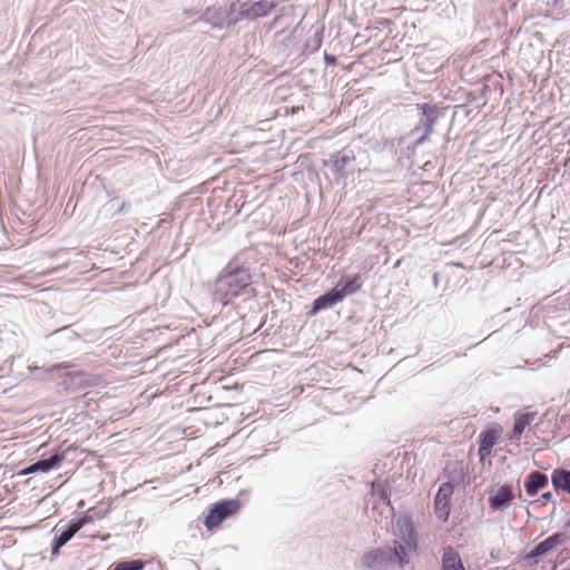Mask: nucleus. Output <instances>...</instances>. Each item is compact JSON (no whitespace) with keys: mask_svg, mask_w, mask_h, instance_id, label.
Instances as JSON below:
<instances>
[{"mask_svg":"<svg viewBox=\"0 0 570 570\" xmlns=\"http://www.w3.org/2000/svg\"><path fill=\"white\" fill-rule=\"evenodd\" d=\"M537 412H515L513 414V430L509 436L510 441L519 440L527 426L535 419Z\"/></svg>","mask_w":570,"mask_h":570,"instance_id":"17","label":"nucleus"},{"mask_svg":"<svg viewBox=\"0 0 570 570\" xmlns=\"http://www.w3.org/2000/svg\"><path fill=\"white\" fill-rule=\"evenodd\" d=\"M336 61H337V59H336V57H335V56L330 55V53H327V52H325V53H324V62H325L326 65H328V66H334V65H336Z\"/></svg>","mask_w":570,"mask_h":570,"instance_id":"34","label":"nucleus"},{"mask_svg":"<svg viewBox=\"0 0 570 570\" xmlns=\"http://www.w3.org/2000/svg\"><path fill=\"white\" fill-rule=\"evenodd\" d=\"M94 523V518L89 515V511L80 512L70 519L66 524L57 530L50 543L51 560L60 554V550L65 547L76 533H78L86 524Z\"/></svg>","mask_w":570,"mask_h":570,"instance_id":"6","label":"nucleus"},{"mask_svg":"<svg viewBox=\"0 0 570 570\" xmlns=\"http://www.w3.org/2000/svg\"><path fill=\"white\" fill-rule=\"evenodd\" d=\"M360 274L354 275L352 278L341 279L334 287L338 293L347 295L354 294L361 288Z\"/></svg>","mask_w":570,"mask_h":570,"instance_id":"23","label":"nucleus"},{"mask_svg":"<svg viewBox=\"0 0 570 570\" xmlns=\"http://www.w3.org/2000/svg\"><path fill=\"white\" fill-rule=\"evenodd\" d=\"M514 498L513 485L511 483H504L495 494L489 497V508L492 511H504L511 505Z\"/></svg>","mask_w":570,"mask_h":570,"instance_id":"12","label":"nucleus"},{"mask_svg":"<svg viewBox=\"0 0 570 570\" xmlns=\"http://www.w3.org/2000/svg\"><path fill=\"white\" fill-rule=\"evenodd\" d=\"M65 376L69 379L70 383L79 387H87L96 385V377L83 371H67Z\"/></svg>","mask_w":570,"mask_h":570,"instance_id":"22","label":"nucleus"},{"mask_svg":"<svg viewBox=\"0 0 570 570\" xmlns=\"http://www.w3.org/2000/svg\"><path fill=\"white\" fill-rule=\"evenodd\" d=\"M254 293L248 267L229 263L215 282L214 298L223 306L234 297H250Z\"/></svg>","mask_w":570,"mask_h":570,"instance_id":"1","label":"nucleus"},{"mask_svg":"<svg viewBox=\"0 0 570 570\" xmlns=\"http://www.w3.org/2000/svg\"><path fill=\"white\" fill-rule=\"evenodd\" d=\"M551 483L556 491L570 494V470L558 468L551 474Z\"/></svg>","mask_w":570,"mask_h":570,"instance_id":"20","label":"nucleus"},{"mask_svg":"<svg viewBox=\"0 0 570 570\" xmlns=\"http://www.w3.org/2000/svg\"><path fill=\"white\" fill-rule=\"evenodd\" d=\"M442 570H465L460 554L451 547L444 549Z\"/></svg>","mask_w":570,"mask_h":570,"instance_id":"21","label":"nucleus"},{"mask_svg":"<svg viewBox=\"0 0 570 570\" xmlns=\"http://www.w3.org/2000/svg\"><path fill=\"white\" fill-rule=\"evenodd\" d=\"M126 207V203H122L121 206L118 208V212H124Z\"/></svg>","mask_w":570,"mask_h":570,"instance_id":"37","label":"nucleus"},{"mask_svg":"<svg viewBox=\"0 0 570 570\" xmlns=\"http://www.w3.org/2000/svg\"><path fill=\"white\" fill-rule=\"evenodd\" d=\"M155 337L160 345L153 351L160 353L167 348H177L178 356H187L198 351L199 336L195 328L170 330L167 325H156L155 327H145V342Z\"/></svg>","mask_w":570,"mask_h":570,"instance_id":"2","label":"nucleus"},{"mask_svg":"<svg viewBox=\"0 0 570 570\" xmlns=\"http://www.w3.org/2000/svg\"><path fill=\"white\" fill-rule=\"evenodd\" d=\"M553 498L551 492H544L540 499L538 500L541 504H546L547 502L551 501Z\"/></svg>","mask_w":570,"mask_h":570,"instance_id":"35","label":"nucleus"},{"mask_svg":"<svg viewBox=\"0 0 570 570\" xmlns=\"http://www.w3.org/2000/svg\"><path fill=\"white\" fill-rule=\"evenodd\" d=\"M502 428L500 425L491 426L483 430L479 434V455L480 460L483 461L488 455L491 454L493 446L498 442Z\"/></svg>","mask_w":570,"mask_h":570,"instance_id":"13","label":"nucleus"},{"mask_svg":"<svg viewBox=\"0 0 570 570\" xmlns=\"http://www.w3.org/2000/svg\"><path fill=\"white\" fill-rule=\"evenodd\" d=\"M107 570H142V559L121 558L114 561Z\"/></svg>","mask_w":570,"mask_h":570,"instance_id":"24","label":"nucleus"},{"mask_svg":"<svg viewBox=\"0 0 570 570\" xmlns=\"http://www.w3.org/2000/svg\"><path fill=\"white\" fill-rule=\"evenodd\" d=\"M550 551L544 541L537 543L529 552L517 557V564L522 567L532 568L539 563V559Z\"/></svg>","mask_w":570,"mask_h":570,"instance_id":"16","label":"nucleus"},{"mask_svg":"<svg viewBox=\"0 0 570 570\" xmlns=\"http://www.w3.org/2000/svg\"><path fill=\"white\" fill-rule=\"evenodd\" d=\"M46 345L51 352L70 356L82 351L80 333L75 325H66L52 331L46 336Z\"/></svg>","mask_w":570,"mask_h":570,"instance_id":"4","label":"nucleus"},{"mask_svg":"<svg viewBox=\"0 0 570 570\" xmlns=\"http://www.w3.org/2000/svg\"><path fill=\"white\" fill-rule=\"evenodd\" d=\"M163 292L161 294H157L155 297V303L153 305L145 306V320L146 318H153L154 321L157 320L159 315H163V313H159V309H163L165 307V304L168 298V286L163 284Z\"/></svg>","mask_w":570,"mask_h":570,"instance_id":"19","label":"nucleus"},{"mask_svg":"<svg viewBox=\"0 0 570 570\" xmlns=\"http://www.w3.org/2000/svg\"><path fill=\"white\" fill-rule=\"evenodd\" d=\"M546 546L548 547L549 551H552L554 548H557L556 539L553 535H549L547 539L543 540Z\"/></svg>","mask_w":570,"mask_h":570,"instance_id":"33","label":"nucleus"},{"mask_svg":"<svg viewBox=\"0 0 570 570\" xmlns=\"http://www.w3.org/2000/svg\"><path fill=\"white\" fill-rule=\"evenodd\" d=\"M234 2H237L236 18L238 23L243 21L253 22L266 18L276 8L274 0H235Z\"/></svg>","mask_w":570,"mask_h":570,"instance_id":"7","label":"nucleus"},{"mask_svg":"<svg viewBox=\"0 0 570 570\" xmlns=\"http://www.w3.org/2000/svg\"><path fill=\"white\" fill-rule=\"evenodd\" d=\"M434 510L438 519L446 521L451 512L450 502L434 499Z\"/></svg>","mask_w":570,"mask_h":570,"instance_id":"25","label":"nucleus"},{"mask_svg":"<svg viewBox=\"0 0 570 570\" xmlns=\"http://www.w3.org/2000/svg\"><path fill=\"white\" fill-rule=\"evenodd\" d=\"M548 475L539 471H531L524 480V490L529 497L535 495L548 485Z\"/></svg>","mask_w":570,"mask_h":570,"instance_id":"18","label":"nucleus"},{"mask_svg":"<svg viewBox=\"0 0 570 570\" xmlns=\"http://www.w3.org/2000/svg\"><path fill=\"white\" fill-rule=\"evenodd\" d=\"M145 570H164V568L159 560L150 558L148 560H145Z\"/></svg>","mask_w":570,"mask_h":570,"instance_id":"31","label":"nucleus"},{"mask_svg":"<svg viewBox=\"0 0 570 570\" xmlns=\"http://www.w3.org/2000/svg\"><path fill=\"white\" fill-rule=\"evenodd\" d=\"M380 495H381V499H382L384 502H385V501H389V495H387V493H386V491H385V490H382V492L380 493Z\"/></svg>","mask_w":570,"mask_h":570,"instance_id":"36","label":"nucleus"},{"mask_svg":"<svg viewBox=\"0 0 570 570\" xmlns=\"http://www.w3.org/2000/svg\"><path fill=\"white\" fill-rule=\"evenodd\" d=\"M416 108L420 119L417 125L410 132V136L413 138L414 147H419L429 140L435 124L444 115L443 109L435 104H417Z\"/></svg>","mask_w":570,"mask_h":570,"instance_id":"5","label":"nucleus"},{"mask_svg":"<svg viewBox=\"0 0 570 570\" xmlns=\"http://www.w3.org/2000/svg\"><path fill=\"white\" fill-rule=\"evenodd\" d=\"M148 344V347H150V350L148 351V353L150 354V356L148 357H145V368L149 366V362H150V358L156 356L158 353H156L155 351H153L155 347L159 346L160 343L159 342H156L155 341V337L151 338L149 342H146ZM144 350H147V346H144Z\"/></svg>","mask_w":570,"mask_h":570,"instance_id":"29","label":"nucleus"},{"mask_svg":"<svg viewBox=\"0 0 570 570\" xmlns=\"http://www.w3.org/2000/svg\"><path fill=\"white\" fill-rule=\"evenodd\" d=\"M397 530L400 539L403 543H401L405 550L415 551L417 548L416 533L412 522L407 519L403 521H397Z\"/></svg>","mask_w":570,"mask_h":570,"instance_id":"15","label":"nucleus"},{"mask_svg":"<svg viewBox=\"0 0 570 570\" xmlns=\"http://www.w3.org/2000/svg\"><path fill=\"white\" fill-rule=\"evenodd\" d=\"M343 299L344 294L338 293V291H336L335 287H333L313 301L309 313L312 315H315L323 309L335 306Z\"/></svg>","mask_w":570,"mask_h":570,"instance_id":"14","label":"nucleus"},{"mask_svg":"<svg viewBox=\"0 0 570 570\" xmlns=\"http://www.w3.org/2000/svg\"><path fill=\"white\" fill-rule=\"evenodd\" d=\"M410 562L409 553L399 541L393 547L374 548L362 556L361 564L364 570H387L391 566L401 568Z\"/></svg>","mask_w":570,"mask_h":570,"instance_id":"3","label":"nucleus"},{"mask_svg":"<svg viewBox=\"0 0 570 570\" xmlns=\"http://www.w3.org/2000/svg\"><path fill=\"white\" fill-rule=\"evenodd\" d=\"M236 7L237 2L234 1L229 6L208 7L202 12L199 20L219 30L234 27L238 23Z\"/></svg>","mask_w":570,"mask_h":570,"instance_id":"8","label":"nucleus"},{"mask_svg":"<svg viewBox=\"0 0 570 570\" xmlns=\"http://www.w3.org/2000/svg\"><path fill=\"white\" fill-rule=\"evenodd\" d=\"M242 507L239 499H224L214 503L205 518L204 524L207 530L217 528L223 521L235 515Z\"/></svg>","mask_w":570,"mask_h":570,"instance_id":"9","label":"nucleus"},{"mask_svg":"<svg viewBox=\"0 0 570 570\" xmlns=\"http://www.w3.org/2000/svg\"><path fill=\"white\" fill-rule=\"evenodd\" d=\"M566 530L567 529H570V519L564 523V527H563Z\"/></svg>","mask_w":570,"mask_h":570,"instance_id":"38","label":"nucleus"},{"mask_svg":"<svg viewBox=\"0 0 570 570\" xmlns=\"http://www.w3.org/2000/svg\"><path fill=\"white\" fill-rule=\"evenodd\" d=\"M101 337V335H98L96 332L92 331H85L83 333H80V338L82 341V350L85 348V345L88 343H94L98 341Z\"/></svg>","mask_w":570,"mask_h":570,"instance_id":"27","label":"nucleus"},{"mask_svg":"<svg viewBox=\"0 0 570 570\" xmlns=\"http://www.w3.org/2000/svg\"><path fill=\"white\" fill-rule=\"evenodd\" d=\"M35 473H40V470L38 468L36 460L31 461L28 465L22 468L18 472V475H29V474H35Z\"/></svg>","mask_w":570,"mask_h":570,"instance_id":"28","label":"nucleus"},{"mask_svg":"<svg viewBox=\"0 0 570 570\" xmlns=\"http://www.w3.org/2000/svg\"><path fill=\"white\" fill-rule=\"evenodd\" d=\"M552 535L558 547L570 543V534H567L564 531L554 532Z\"/></svg>","mask_w":570,"mask_h":570,"instance_id":"30","label":"nucleus"},{"mask_svg":"<svg viewBox=\"0 0 570 570\" xmlns=\"http://www.w3.org/2000/svg\"><path fill=\"white\" fill-rule=\"evenodd\" d=\"M78 450L76 444H70L66 449L56 446L52 450L43 452L37 460L40 473H49L52 470H57L61 466L63 461Z\"/></svg>","mask_w":570,"mask_h":570,"instance_id":"11","label":"nucleus"},{"mask_svg":"<svg viewBox=\"0 0 570 570\" xmlns=\"http://www.w3.org/2000/svg\"><path fill=\"white\" fill-rule=\"evenodd\" d=\"M73 365L71 362H60V363H55L50 366V371L51 372H60V371H67L69 368H71Z\"/></svg>","mask_w":570,"mask_h":570,"instance_id":"32","label":"nucleus"},{"mask_svg":"<svg viewBox=\"0 0 570 570\" xmlns=\"http://www.w3.org/2000/svg\"><path fill=\"white\" fill-rule=\"evenodd\" d=\"M355 156L352 150H342L334 153L323 164L330 167L333 175L338 179H345L348 175L355 170Z\"/></svg>","mask_w":570,"mask_h":570,"instance_id":"10","label":"nucleus"},{"mask_svg":"<svg viewBox=\"0 0 570 570\" xmlns=\"http://www.w3.org/2000/svg\"><path fill=\"white\" fill-rule=\"evenodd\" d=\"M453 492H454V487L452 483H450V482L442 483L439 487L434 499L450 502Z\"/></svg>","mask_w":570,"mask_h":570,"instance_id":"26","label":"nucleus"}]
</instances>
